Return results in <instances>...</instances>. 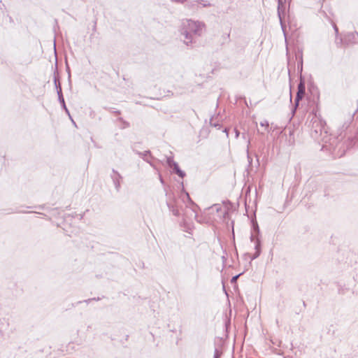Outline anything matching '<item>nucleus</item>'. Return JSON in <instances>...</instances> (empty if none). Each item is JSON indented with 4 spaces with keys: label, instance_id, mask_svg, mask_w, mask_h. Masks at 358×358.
<instances>
[{
    "label": "nucleus",
    "instance_id": "1",
    "mask_svg": "<svg viewBox=\"0 0 358 358\" xmlns=\"http://www.w3.org/2000/svg\"><path fill=\"white\" fill-rule=\"evenodd\" d=\"M187 25L192 30V31H194L195 33L199 32L203 27V24H202L199 22H194V21H188Z\"/></svg>",
    "mask_w": 358,
    "mask_h": 358
},
{
    "label": "nucleus",
    "instance_id": "2",
    "mask_svg": "<svg viewBox=\"0 0 358 358\" xmlns=\"http://www.w3.org/2000/svg\"><path fill=\"white\" fill-rule=\"evenodd\" d=\"M305 94V87L303 85V84L302 83H300L299 85V87H298V92H297V95H296V101L298 102L299 100H301L303 96Z\"/></svg>",
    "mask_w": 358,
    "mask_h": 358
},
{
    "label": "nucleus",
    "instance_id": "3",
    "mask_svg": "<svg viewBox=\"0 0 358 358\" xmlns=\"http://www.w3.org/2000/svg\"><path fill=\"white\" fill-rule=\"evenodd\" d=\"M176 173L180 177H183L184 176V173H182V171L179 170V169H176Z\"/></svg>",
    "mask_w": 358,
    "mask_h": 358
},
{
    "label": "nucleus",
    "instance_id": "4",
    "mask_svg": "<svg viewBox=\"0 0 358 358\" xmlns=\"http://www.w3.org/2000/svg\"><path fill=\"white\" fill-rule=\"evenodd\" d=\"M238 278V275L234 276L231 279V282H236Z\"/></svg>",
    "mask_w": 358,
    "mask_h": 358
},
{
    "label": "nucleus",
    "instance_id": "5",
    "mask_svg": "<svg viewBox=\"0 0 358 358\" xmlns=\"http://www.w3.org/2000/svg\"><path fill=\"white\" fill-rule=\"evenodd\" d=\"M216 358H218V357H216Z\"/></svg>",
    "mask_w": 358,
    "mask_h": 358
}]
</instances>
